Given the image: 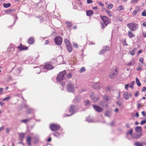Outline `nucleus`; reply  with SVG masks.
Here are the masks:
<instances>
[{"instance_id": "nucleus-9", "label": "nucleus", "mask_w": 146, "mask_h": 146, "mask_svg": "<svg viewBox=\"0 0 146 146\" xmlns=\"http://www.w3.org/2000/svg\"><path fill=\"white\" fill-rule=\"evenodd\" d=\"M90 98L92 101L96 102L99 100L100 96L98 95L95 96L94 94L93 93H92L90 95Z\"/></svg>"}, {"instance_id": "nucleus-41", "label": "nucleus", "mask_w": 146, "mask_h": 146, "mask_svg": "<svg viewBox=\"0 0 146 146\" xmlns=\"http://www.w3.org/2000/svg\"><path fill=\"white\" fill-rule=\"evenodd\" d=\"M136 9V11H137L138 12L141 11V9L140 6H137L135 8Z\"/></svg>"}, {"instance_id": "nucleus-14", "label": "nucleus", "mask_w": 146, "mask_h": 146, "mask_svg": "<svg viewBox=\"0 0 146 146\" xmlns=\"http://www.w3.org/2000/svg\"><path fill=\"white\" fill-rule=\"evenodd\" d=\"M86 13L87 15L90 17L93 14V11L92 10H88L86 11Z\"/></svg>"}, {"instance_id": "nucleus-20", "label": "nucleus", "mask_w": 146, "mask_h": 146, "mask_svg": "<svg viewBox=\"0 0 146 146\" xmlns=\"http://www.w3.org/2000/svg\"><path fill=\"white\" fill-rule=\"evenodd\" d=\"M100 86L98 83H96L94 85V88L96 89H99L100 88Z\"/></svg>"}, {"instance_id": "nucleus-12", "label": "nucleus", "mask_w": 146, "mask_h": 146, "mask_svg": "<svg viewBox=\"0 0 146 146\" xmlns=\"http://www.w3.org/2000/svg\"><path fill=\"white\" fill-rule=\"evenodd\" d=\"M17 48L19 51L26 50L28 49V47L24 45H23L21 44L19 46H18Z\"/></svg>"}, {"instance_id": "nucleus-4", "label": "nucleus", "mask_w": 146, "mask_h": 146, "mask_svg": "<svg viewBox=\"0 0 146 146\" xmlns=\"http://www.w3.org/2000/svg\"><path fill=\"white\" fill-rule=\"evenodd\" d=\"M60 125L54 123H51L49 125V128L52 131H55L59 130L60 128Z\"/></svg>"}, {"instance_id": "nucleus-34", "label": "nucleus", "mask_w": 146, "mask_h": 146, "mask_svg": "<svg viewBox=\"0 0 146 146\" xmlns=\"http://www.w3.org/2000/svg\"><path fill=\"white\" fill-rule=\"evenodd\" d=\"M105 52V50L104 49H102L100 52H99V54L100 55H102Z\"/></svg>"}, {"instance_id": "nucleus-63", "label": "nucleus", "mask_w": 146, "mask_h": 146, "mask_svg": "<svg viewBox=\"0 0 146 146\" xmlns=\"http://www.w3.org/2000/svg\"><path fill=\"white\" fill-rule=\"evenodd\" d=\"M139 93L138 92H136V93L135 94V96L136 97H137L138 96Z\"/></svg>"}, {"instance_id": "nucleus-21", "label": "nucleus", "mask_w": 146, "mask_h": 146, "mask_svg": "<svg viewBox=\"0 0 146 146\" xmlns=\"http://www.w3.org/2000/svg\"><path fill=\"white\" fill-rule=\"evenodd\" d=\"M137 50V48H134L132 51H129V52L130 54L132 56H133L135 54V52Z\"/></svg>"}, {"instance_id": "nucleus-3", "label": "nucleus", "mask_w": 146, "mask_h": 146, "mask_svg": "<svg viewBox=\"0 0 146 146\" xmlns=\"http://www.w3.org/2000/svg\"><path fill=\"white\" fill-rule=\"evenodd\" d=\"M127 27L131 31H135L138 28V24L135 23H132L128 24L127 25Z\"/></svg>"}, {"instance_id": "nucleus-6", "label": "nucleus", "mask_w": 146, "mask_h": 146, "mask_svg": "<svg viewBox=\"0 0 146 146\" xmlns=\"http://www.w3.org/2000/svg\"><path fill=\"white\" fill-rule=\"evenodd\" d=\"M55 43L58 45H60L62 43V39L60 36H58L56 37L54 40Z\"/></svg>"}, {"instance_id": "nucleus-35", "label": "nucleus", "mask_w": 146, "mask_h": 146, "mask_svg": "<svg viewBox=\"0 0 146 146\" xmlns=\"http://www.w3.org/2000/svg\"><path fill=\"white\" fill-rule=\"evenodd\" d=\"M11 97L10 96H8L5 98L3 100V101H8L10 99Z\"/></svg>"}, {"instance_id": "nucleus-1", "label": "nucleus", "mask_w": 146, "mask_h": 146, "mask_svg": "<svg viewBox=\"0 0 146 146\" xmlns=\"http://www.w3.org/2000/svg\"><path fill=\"white\" fill-rule=\"evenodd\" d=\"M118 68L115 67L111 69L109 72L108 77L111 79H113L115 78L117 75Z\"/></svg>"}, {"instance_id": "nucleus-17", "label": "nucleus", "mask_w": 146, "mask_h": 146, "mask_svg": "<svg viewBox=\"0 0 146 146\" xmlns=\"http://www.w3.org/2000/svg\"><path fill=\"white\" fill-rule=\"evenodd\" d=\"M35 40L34 38L33 37H31L28 40V43L30 44H32L35 42Z\"/></svg>"}, {"instance_id": "nucleus-55", "label": "nucleus", "mask_w": 146, "mask_h": 146, "mask_svg": "<svg viewBox=\"0 0 146 146\" xmlns=\"http://www.w3.org/2000/svg\"><path fill=\"white\" fill-rule=\"evenodd\" d=\"M141 113L143 116H146V113L145 111H142L141 112Z\"/></svg>"}, {"instance_id": "nucleus-59", "label": "nucleus", "mask_w": 146, "mask_h": 146, "mask_svg": "<svg viewBox=\"0 0 146 146\" xmlns=\"http://www.w3.org/2000/svg\"><path fill=\"white\" fill-rule=\"evenodd\" d=\"M143 36L144 37H146V32H144L143 33Z\"/></svg>"}, {"instance_id": "nucleus-33", "label": "nucleus", "mask_w": 146, "mask_h": 146, "mask_svg": "<svg viewBox=\"0 0 146 146\" xmlns=\"http://www.w3.org/2000/svg\"><path fill=\"white\" fill-rule=\"evenodd\" d=\"M110 47L108 46H106L104 47V49L105 50V52L106 51H109L110 50Z\"/></svg>"}, {"instance_id": "nucleus-38", "label": "nucleus", "mask_w": 146, "mask_h": 146, "mask_svg": "<svg viewBox=\"0 0 146 146\" xmlns=\"http://www.w3.org/2000/svg\"><path fill=\"white\" fill-rule=\"evenodd\" d=\"M72 76V74L71 73H69L66 76V78L69 79Z\"/></svg>"}, {"instance_id": "nucleus-15", "label": "nucleus", "mask_w": 146, "mask_h": 146, "mask_svg": "<svg viewBox=\"0 0 146 146\" xmlns=\"http://www.w3.org/2000/svg\"><path fill=\"white\" fill-rule=\"evenodd\" d=\"M31 138L30 136H29L27 137V142L28 143V145L29 146H30L31 145Z\"/></svg>"}, {"instance_id": "nucleus-57", "label": "nucleus", "mask_w": 146, "mask_h": 146, "mask_svg": "<svg viewBox=\"0 0 146 146\" xmlns=\"http://www.w3.org/2000/svg\"><path fill=\"white\" fill-rule=\"evenodd\" d=\"M142 25L143 27H146V21L142 23Z\"/></svg>"}, {"instance_id": "nucleus-42", "label": "nucleus", "mask_w": 146, "mask_h": 146, "mask_svg": "<svg viewBox=\"0 0 146 146\" xmlns=\"http://www.w3.org/2000/svg\"><path fill=\"white\" fill-rule=\"evenodd\" d=\"M98 3L100 6H101L102 7H103L104 6V4L102 2L100 1H99L98 2Z\"/></svg>"}, {"instance_id": "nucleus-43", "label": "nucleus", "mask_w": 146, "mask_h": 146, "mask_svg": "<svg viewBox=\"0 0 146 146\" xmlns=\"http://www.w3.org/2000/svg\"><path fill=\"white\" fill-rule=\"evenodd\" d=\"M142 16H146V9L144 10L142 13Z\"/></svg>"}, {"instance_id": "nucleus-26", "label": "nucleus", "mask_w": 146, "mask_h": 146, "mask_svg": "<svg viewBox=\"0 0 146 146\" xmlns=\"http://www.w3.org/2000/svg\"><path fill=\"white\" fill-rule=\"evenodd\" d=\"M136 82L138 86H141V84L139 80L137 78H136Z\"/></svg>"}, {"instance_id": "nucleus-13", "label": "nucleus", "mask_w": 146, "mask_h": 146, "mask_svg": "<svg viewBox=\"0 0 146 146\" xmlns=\"http://www.w3.org/2000/svg\"><path fill=\"white\" fill-rule=\"evenodd\" d=\"M129 96L131 97V94H129L128 92H125L123 94V97L126 100H128L129 98Z\"/></svg>"}, {"instance_id": "nucleus-16", "label": "nucleus", "mask_w": 146, "mask_h": 146, "mask_svg": "<svg viewBox=\"0 0 146 146\" xmlns=\"http://www.w3.org/2000/svg\"><path fill=\"white\" fill-rule=\"evenodd\" d=\"M64 43H65L66 46H68L71 44V43L69 40L67 39H65L64 40Z\"/></svg>"}, {"instance_id": "nucleus-2", "label": "nucleus", "mask_w": 146, "mask_h": 146, "mask_svg": "<svg viewBox=\"0 0 146 146\" xmlns=\"http://www.w3.org/2000/svg\"><path fill=\"white\" fill-rule=\"evenodd\" d=\"M66 74V72L64 70L59 73L58 75L56 80L57 82L60 83L65 78V76Z\"/></svg>"}, {"instance_id": "nucleus-40", "label": "nucleus", "mask_w": 146, "mask_h": 146, "mask_svg": "<svg viewBox=\"0 0 146 146\" xmlns=\"http://www.w3.org/2000/svg\"><path fill=\"white\" fill-rule=\"evenodd\" d=\"M73 46L75 48H77L78 47V45L76 43L73 42Z\"/></svg>"}, {"instance_id": "nucleus-36", "label": "nucleus", "mask_w": 146, "mask_h": 146, "mask_svg": "<svg viewBox=\"0 0 146 146\" xmlns=\"http://www.w3.org/2000/svg\"><path fill=\"white\" fill-rule=\"evenodd\" d=\"M135 83V82L134 81L132 82L130 84V86H129L132 89L133 88V85Z\"/></svg>"}, {"instance_id": "nucleus-39", "label": "nucleus", "mask_w": 146, "mask_h": 146, "mask_svg": "<svg viewBox=\"0 0 146 146\" xmlns=\"http://www.w3.org/2000/svg\"><path fill=\"white\" fill-rule=\"evenodd\" d=\"M124 9V7L123 6L120 5L118 9L119 11L123 10Z\"/></svg>"}, {"instance_id": "nucleus-58", "label": "nucleus", "mask_w": 146, "mask_h": 146, "mask_svg": "<svg viewBox=\"0 0 146 146\" xmlns=\"http://www.w3.org/2000/svg\"><path fill=\"white\" fill-rule=\"evenodd\" d=\"M123 45H126V46H127L128 45V44H127V43H126V40H125L123 43Z\"/></svg>"}, {"instance_id": "nucleus-29", "label": "nucleus", "mask_w": 146, "mask_h": 146, "mask_svg": "<svg viewBox=\"0 0 146 146\" xmlns=\"http://www.w3.org/2000/svg\"><path fill=\"white\" fill-rule=\"evenodd\" d=\"M133 130L132 129H131L129 131H128L127 132V133H126V134L127 135H132V134L133 133Z\"/></svg>"}, {"instance_id": "nucleus-60", "label": "nucleus", "mask_w": 146, "mask_h": 146, "mask_svg": "<svg viewBox=\"0 0 146 146\" xmlns=\"http://www.w3.org/2000/svg\"><path fill=\"white\" fill-rule=\"evenodd\" d=\"M142 50H139L137 52V55H138L140 53H142Z\"/></svg>"}, {"instance_id": "nucleus-31", "label": "nucleus", "mask_w": 146, "mask_h": 146, "mask_svg": "<svg viewBox=\"0 0 146 146\" xmlns=\"http://www.w3.org/2000/svg\"><path fill=\"white\" fill-rule=\"evenodd\" d=\"M135 145L136 146H143L142 144L140 142H136L135 144Z\"/></svg>"}, {"instance_id": "nucleus-25", "label": "nucleus", "mask_w": 146, "mask_h": 146, "mask_svg": "<svg viewBox=\"0 0 146 146\" xmlns=\"http://www.w3.org/2000/svg\"><path fill=\"white\" fill-rule=\"evenodd\" d=\"M135 130L136 131H141L142 129L141 127L136 126L135 128Z\"/></svg>"}, {"instance_id": "nucleus-19", "label": "nucleus", "mask_w": 146, "mask_h": 146, "mask_svg": "<svg viewBox=\"0 0 146 146\" xmlns=\"http://www.w3.org/2000/svg\"><path fill=\"white\" fill-rule=\"evenodd\" d=\"M66 47L68 52H71L72 51V46L71 44L66 46Z\"/></svg>"}, {"instance_id": "nucleus-52", "label": "nucleus", "mask_w": 146, "mask_h": 146, "mask_svg": "<svg viewBox=\"0 0 146 146\" xmlns=\"http://www.w3.org/2000/svg\"><path fill=\"white\" fill-rule=\"evenodd\" d=\"M28 120L27 119H23L21 121V122L23 123H26L28 121Z\"/></svg>"}, {"instance_id": "nucleus-48", "label": "nucleus", "mask_w": 146, "mask_h": 146, "mask_svg": "<svg viewBox=\"0 0 146 146\" xmlns=\"http://www.w3.org/2000/svg\"><path fill=\"white\" fill-rule=\"evenodd\" d=\"M85 68L84 67H82L81 69H80V72H83L85 71Z\"/></svg>"}, {"instance_id": "nucleus-56", "label": "nucleus", "mask_w": 146, "mask_h": 146, "mask_svg": "<svg viewBox=\"0 0 146 146\" xmlns=\"http://www.w3.org/2000/svg\"><path fill=\"white\" fill-rule=\"evenodd\" d=\"M101 24L102 25V29H104L105 27V25H104V24H103L102 23H101Z\"/></svg>"}, {"instance_id": "nucleus-49", "label": "nucleus", "mask_w": 146, "mask_h": 146, "mask_svg": "<svg viewBox=\"0 0 146 146\" xmlns=\"http://www.w3.org/2000/svg\"><path fill=\"white\" fill-rule=\"evenodd\" d=\"M146 123V121L145 120H143V121H142L140 123V124L141 125H142L143 124H145Z\"/></svg>"}, {"instance_id": "nucleus-61", "label": "nucleus", "mask_w": 146, "mask_h": 146, "mask_svg": "<svg viewBox=\"0 0 146 146\" xmlns=\"http://www.w3.org/2000/svg\"><path fill=\"white\" fill-rule=\"evenodd\" d=\"M87 3L88 4L91 3L92 2V0H87Z\"/></svg>"}, {"instance_id": "nucleus-27", "label": "nucleus", "mask_w": 146, "mask_h": 146, "mask_svg": "<svg viewBox=\"0 0 146 146\" xmlns=\"http://www.w3.org/2000/svg\"><path fill=\"white\" fill-rule=\"evenodd\" d=\"M11 4L10 3H5L3 4V7L5 8H7L11 6Z\"/></svg>"}, {"instance_id": "nucleus-47", "label": "nucleus", "mask_w": 146, "mask_h": 146, "mask_svg": "<svg viewBox=\"0 0 146 146\" xmlns=\"http://www.w3.org/2000/svg\"><path fill=\"white\" fill-rule=\"evenodd\" d=\"M139 61L142 63H143V58L142 57H140L139 58Z\"/></svg>"}, {"instance_id": "nucleus-23", "label": "nucleus", "mask_w": 146, "mask_h": 146, "mask_svg": "<svg viewBox=\"0 0 146 146\" xmlns=\"http://www.w3.org/2000/svg\"><path fill=\"white\" fill-rule=\"evenodd\" d=\"M142 135V134L141 132H140L139 133L136 134L135 136L133 137V138L138 139Z\"/></svg>"}, {"instance_id": "nucleus-8", "label": "nucleus", "mask_w": 146, "mask_h": 146, "mask_svg": "<svg viewBox=\"0 0 146 146\" xmlns=\"http://www.w3.org/2000/svg\"><path fill=\"white\" fill-rule=\"evenodd\" d=\"M42 68H43L47 70H51L54 68L52 65L48 63L44 64L43 65Z\"/></svg>"}, {"instance_id": "nucleus-46", "label": "nucleus", "mask_w": 146, "mask_h": 146, "mask_svg": "<svg viewBox=\"0 0 146 146\" xmlns=\"http://www.w3.org/2000/svg\"><path fill=\"white\" fill-rule=\"evenodd\" d=\"M104 99L106 100H109V97L108 96H105L104 97Z\"/></svg>"}, {"instance_id": "nucleus-45", "label": "nucleus", "mask_w": 146, "mask_h": 146, "mask_svg": "<svg viewBox=\"0 0 146 146\" xmlns=\"http://www.w3.org/2000/svg\"><path fill=\"white\" fill-rule=\"evenodd\" d=\"M85 104L86 105H88L90 104V101L88 100H86L85 101Z\"/></svg>"}, {"instance_id": "nucleus-10", "label": "nucleus", "mask_w": 146, "mask_h": 146, "mask_svg": "<svg viewBox=\"0 0 146 146\" xmlns=\"http://www.w3.org/2000/svg\"><path fill=\"white\" fill-rule=\"evenodd\" d=\"M75 108L76 107L74 105L71 106L69 110V112L71 114L70 115H66V116H70L73 114L74 113Z\"/></svg>"}, {"instance_id": "nucleus-37", "label": "nucleus", "mask_w": 146, "mask_h": 146, "mask_svg": "<svg viewBox=\"0 0 146 146\" xmlns=\"http://www.w3.org/2000/svg\"><path fill=\"white\" fill-rule=\"evenodd\" d=\"M135 61L134 60H133L128 64V65L129 66L133 65L135 63Z\"/></svg>"}, {"instance_id": "nucleus-53", "label": "nucleus", "mask_w": 146, "mask_h": 146, "mask_svg": "<svg viewBox=\"0 0 146 146\" xmlns=\"http://www.w3.org/2000/svg\"><path fill=\"white\" fill-rule=\"evenodd\" d=\"M138 1V0H133L131 2V4H133L134 3H136Z\"/></svg>"}, {"instance_id": "nucleus-62", "label": "nucleus", "mask_w": 146, "mask_h": 146, "mask_svg": "<svg viewBox=\"0 0 146 146\" xmlns=\"http://www.w3.org/2000/svg\"><path fill=\"white\" fill-rule=\"evenodd\" d=\"M146 90V87H143L141 90L142 92H144Z\"/></svg>"}, {"instance_id": "nucleus-51", "label": "nucleus", "mask_w": 146, "mask_h": 146, "mask_svg": "<svg viewBox=\"0 0 146 146\" xmlns=\"http://www.w3.org/2000/svg\"><path fill=\"white\" fill-rule=\"evenodd\" d=\"M40 68H37L36 69V72L37 74H38L40 72Z\"/></svg>"}, {"instance_id": "nucleus-32", "label": "nucleus", "mask_w": 146, "mask_h": 146, "mask_svg": "<svg viewBox=\"0 0 146 146\" xmlns=\"http://www.w3.org/2000/svg\"><path fill=\"white\" fill-rule=\"evenodd\" d=\"M113 7V5L112 4H110L108 5V9H111Z\"/></svg>"}, {"instance_id": "nucleus-44", "label": "nucleus", "mask_w": 146, "mask_h": 146, "mask_svg": "<svg viewBox=\"0 0 146 146\" xmlns=\"http://www.w3.org/2000/svg\"><path fill=\"white\" fill-rule=\"evenodd\" d=\"M138 13V11L136 10H134L132 13V15L133 16H135Z\"/></svg>"}, {"instance_id": "nucleus-7", "label": "nucleus", "mask_w": 146, "mask_h": 146, "mask_svg": "<svg viewBox=\"0 0 146 146\" xmlns=\"http://www.w3.org/2000/svg\"><path fill=\"white\" fill-rule=\"evenodd\" d=\"M68 91L69 92H73L74 91V86L71 83L68 84L67 86Z\"/></svg>"}, {"instance_id": "nucleus-28", "label": "nucleus", "mask_w": 146, "mask_h": 146, "mask_svg": "<svg viewBox=\"0 0 146 146\" xmlns=\"http://www.w3.org/2000/svg\"><path fill=\"white\" fill-rule=\"evenodd\" d=\"M53 135L56 137H59L60 136V133L56 131L54 133Z\"/></svg>"}, {"instance_id": "nucleus-64", "label": "nucleus", "mask_w": 146, "mask_h": 146, "mask_svg": "<svg viewBox=\"0 0 146 146\" xmlns=\"http://www.w3.org/2000/svg\"><path fill=\"white\" fill-rule=\"evenodd\" d=\"M61 84L62 86H64L65 84V83L64 82H63L61 83Z\"/></svg>"}, {"instance_id": "nucleus-11", "label": "nucleus", "mask_w": 146, "mask_h": 146, "mask_svg": "<svg viewBox=\"0 0 146 146\" xmlns=\"http://www.w3.org/2000/svg\"><path fill=\"white\" fill-rule=\"evenodd\" d=\"M93 106L96 111L98 112H101L103 110V109L102 108L98 106L93 105Z\"/></svg>"}, {"instance_id": "nucleus-22", "label": "nucleus", "mask_w": 146, "mask_h": 146, "mask_svg": "<svg viewBox=\"0 0 146 146\" xmlns=\"http://www.w3.org/2000/svg\"><path fill=\"white\" fill-rule=\"evenodd\" d=\"M25 134L23 133H20L19 134V138L21 140H23L25 137Z\"/></svg>"}, {"instance_id": "nucleus-30", "label": "nucleus", "mask_w": 146, "mask_h": 146, "mask_svg": "<svg viewBox=\"0 0 146 146\" xmlns=\"http://www.w3.org/2000/svg\"><path fill=\"white\" fill-rule=\"evenodd\" d=\"M142 66V65H139V66H137V71H139L140 70H142L143 69L141 68Z\"/></svg>"}, {"instance_id": "nucleus-5", "label": "nucleus", "mask_w": 146, "mask_h": 146, "mask_svg": "<svg viewBox=\"0 0 146 146\" xmlns=\"http://www.w3.org/2000/svg\"><path fill=\"white\" fill-rule=\"evenodd\" d=\"M100 17L106 26H107L110 23L111 21L110 20L107 16H101Z\"/></svg>"}, {"instance_id": "nucleus-18", "label": "nucleus", "mask_w": 146, "mask_h": 146, "mask_svg": "<svg viewBox=\"0 0 146 146\" xmlns=\"http://www.w3.org/2000/svg\"><path fill=\"white\" fill-rule=\"evenodd\" d=\"M128 35L129 38H132L135 36V35L131 31L128 32Z\"/></svg>"}, {"instance_id": "nucleus-50", "label": "nucleus", "mask_w": 146, "mask_h": 146, "mask_svg": "<svg viewBox=\"0 0 146 146\" xmlns=\"http://www.w3.org/2000/svg\"><path fill=\"white\" fill-rule=\"evenodd\" d=\"M129 84H127L125 85V88L127 90H128V88L129 87Z\"/></svg>"}, {"instance_id": "nucleus-24", "label": "nucleus", "mask_w": 146, "mask_h": 146, "mask_svg": "<svg viewBox=\"0 0 146 146\" xmlns=\"http://www.w3.org/2000/svg\"><path fill=\"white\" fill-rule=\"evenodd\" d=\"M105 11L107 12V13L110 17L112 16L111 12L110 11L106 9H105Z\"/></svg>"}, {"instance_id": "nucleus-54", "label": "nucleus", "mask_w": 146, "mask_h": 146, "mask_svg": "<svg viewBox=\"0 0 146 146\" xmlns=\"http://www.w3.org/2000/svg\"><path fill=\"white\" fill-rule=\"evenodd\" d=\"M66 23L67 25L70 27H71L72 26V24L69 22H66Z\"/></svg>"}]
</instances>
